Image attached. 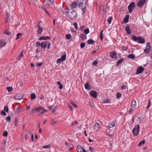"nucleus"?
Masks as SVG:
<instances>
[{"label": "nucleus", "instance_id": "4468645a", "mask_svg": "<svg viewBox=\"0 0 152 152\" xmlns=\"http://www.w3.org/2000/svg\"><path fill=\"white\" fill-rule=\"evenodd\" d=\"M125 29L128 34H131L130 27L129 26H127L125 28Z\"/></svg>", "mask_w": 152, "mask_h": 152}, {"label": "nucleus", "instance_id": "1a4fd4ad", "mask_svg": "<svg viewBox=\"0 0 152 152\" xmlns=\"http://www.w3.org/2000/svg\"><path fill=\"white\" fill-rule=\"evenodd\" d=\"M90 94L94 98H96L97 96V93L94 91H91L90 92Z\"/></svg>", "mask_w": 152, "mask_h": 152}, {"label": "nucleus", "instance_id": "393cba45", "mask_svg": "<svg viewBox=\"0 0 152 152\" xmlns=\"http://www.w3.org/2000/svg\"><path fill=\"white\" fill-rule=\"evenodd\" d=\"M132 39L133 40L134 42H137L138 41V38L134 35H132Z\"/></svg>", "mask_w": 152, "mask_h": 152}, {"label": "nucleus", "instance_id": "338daca9", "mask_svg": "<svg viewBox=\"0 0 152 152\" xmlns=\"http://www.w3.org/2000/svg\"><path fill=\"white\" fill-rule=\"evenodd\" d=\"M42 64V63H38L37 64V66L40 67Z\"/></svg>", "mask_w": 152, "mask_h": 152}, {"label": "nucleus", "instance_id": "680f3d73", "mask_svg": "<svg viewBox=\"0 0 152 152\" xmlns=\"http://www.w3.org/2000/svg\"><path fill=\"white\" fill-rule=\"evenodd\" d=\"M63 61L61 60V58H58L57 60V63H60L61 61Z\"/></svg>", "mask_w": 152, "mask_h": 152}, {"label": "nucleus", "instance_id": "a18cd8bd", "mask_svg": "<svg viewBox=\"0 0 152 152\" xmlns=\"http://www.w3.org/2000/svg\"><path fill=\"white\" fill-rule=\"evenodd\" d=\"M4 33L7 35H10L11 34V33L8 30H6L4 32Z\"/></svg>", "mask_w": 152, "mask_h": 152}, {"label": "nucleus", "instance_id": "0eeeda50", "mask_svg": "<svg viewBox=\"0 0 152 152\" xmlns=\"http://www.w3.org/2000/svg\"><path fill=\"white\" fill-rule=\"evenodd\" d=\"M145 1L146 0H140L137 4V6L139 7H142L145 3Z\"/></svg>", "mask_w": 152, "mask_h": 152}, {"label": "nucleus", "instance_id": "cd10ccee", "mask_svg": "<svg viewBox=\"0 0 152 152\" xmlns=\"http://www.w3.org/2000/svg\"><path fill=\"white\" fill-rule=\"evenodd\" d=\"M128 58H131L132 59H134L135 58V55L133 54H130L127 56Z\"/></svg>", "mask_w": 152, "mask_h": 152}, {"label": "nucleus", "instance_id": "603ef678", "mask_svg": "<svg viewBox=\"0 0 152 152\" xmlns=\"http://www.w3.org/2000/svg\"><path fill=\"white\" fill-rule=\"evenodd\" d=\"M85 45V43L84 42L81 43L80 44V47L82 48H83Z\"/></svg>", "mask_w": 152, "mask_h": 152}, {"label": "nucleus", "instance_id": "b1692460", "mask_svg": "<svg viewBox=\"0 0 152 152\" xmlns=\"http://www.w3.org/2000/svg\"><path fill=\"white\" fill-rule=\"evenodd\" d=\"M76 4H77V2H74L72 3L71 6V8H75L76 7Z\"/></svg>", "mask_w": 152, "mask_h": 152}, {"label": "nucleus", "instance_id": "c03bdc74", "mask_svg": "<svg viewBox=\"0 0 152 152\" xmlns=\"http://www.w3.org/2000/svg\"><path fill=\"white\" fill-rule=\"evenodd\" d=\"M22 35V34L20 33H18L17 35L16 38L15 39L16 40L18 39H19V38L20 36H21Z\"/></svg>", "mask_w": 152, "mask_h": 152}, {"label": "nucleus", "instance_id": "ea45409f", "mask_svg": "<svg viewBox=\"0 0 152 152\" xmlns=\"http://www.w3.org/2000/svg\"><path fill=\"white\" fill-rule=\"evenodd\" d=\"M121 95L120 93H117L116 94V97L117 99H118L121 96Z\"/></svg>", "mask_w": 152, "mask_h": 152}, {"label": "nucleus", "instance_id": "6ab92c4d", "mask_svg": "<svg viewBox=\"0 0 152 152\" xmlns=\"http://www.w3.org/2000/svg\"><path fill=\"white\" fill-rule=\"evenodd\" d=\"M6 44V43L3 40H0V47L4 46Z\"/></svg>", "mask_w": 152, "mask_h": 152}, {"label": "nucleus", "instance_id": "7ed1b4c3", "mask_svg": "<svg viewBox=\"0 0 152 152\" xmlns=\"http://www.w3.org/2000/svg\"><path fill=\"white\" fill-rule=\"evenodd\" d=\"M139 125L138 124L135 125L132 131V132L134 136H137L138 135L139 132Z\"/></svg>", "mask_w": 152, "mask_h": 152}, {"label": "nucleus", "instance_id": "6e6552de", "mask_svg": "<svg viewBox=\"0 0 152 152\" xmlns=\"http://www.w3.org/2000/svg\"><path fill=\"white\" fill-rule=\"evenodd\" d=\"M77 150L78 152H86V151L81 145L77 146Z\"/></svg>", "mask_w": 152, "mask_h": 152}, {"label": "nucleus", "instance_id": "f257e3e1", "mask_svg": "<svg viewBox=\"0 0 152 152\" xmlns=\"http://www.w3.org/2000/svg\"><path fill=\"white\" fill-rule=\"evenodd\" d=\"M87 2V0H77V5L82 10L83 14L86 11L85 8L86 6Z\"/></svg>", "mask_w": 152, "mask_h": 152}, {"label": "nucleus", "instance_id": "79ce46f5", "mask_svg": "<svg viewBox=\"0 0 152 152\" xmlns=\"http://www.w3.org/2000/svg\"><path fill=\"white\" fill-rule=\"evenodd\" d=\"M84 32L85 34H87L89 32V29L88 28L84 30Z\"/></svg>", "mask_w": 152, "mask_h": 152}, {"label": "nucleus", "instance_id": "37998d69", "mask_svg": "<svg viewBox=\"0 0 152 152\" xmlns=\"http://www.w3.org/2000/svg\"><path fill=\"white\" fill-rule=\"evenodd\" d=\"M8 135V132L7 131H4L3 133V136L4 137H6Z\"/></svg>", "mask_w": 152, "mask_h": 152}, {"label": "nucleus", "instance_id": "2eb2a0df", "mask_svg": "<svg viewBox=\"0 0 152 152\" xmlns=\"http://www.w3.org/2000/svg\"><path fill=\"white\" fill-rule=\"evenodd\" d=\"M54 0H45V3L47 4L50 5L54 2Z\"/></svg>", "mask_w": 152, "mask_h": 152}, {"label": "nucleus", "instance_id": "4d7b16f0", "mask_svg": "<svg viewBox=\"0 0 152 152\" xmlns=\"http://www.w3.org/2000/svg\"><path fill=\"white\" fill-rule=\"evenodd\" d=\"M40 45H41L40 42H37L36 43L35 46L36 47H37V46L39 47Z\"/></svg>", "mask_w": 152, "mask_h": 152}, {"label": "nucleus", "instance_id": "c9c22d12", "mask_svg": "<svg viewBox=\"0 0 152 152\" xmlns=\"http://www.w3.org/2000/svg\"><path fill=\"white\" fill-rule=\"evenodd\" d=\"M23 56V54L22 52H21V53L19 54V55L18 57V58L19 60H21V58L20 57Z\"/></svg>", "mask_w": 152, "mask_h": 152}, {"label": "nucleus", "instance_id": "f3484780", "mask_svg": "<svg viewBox=\"0 0 152 152\" xmlns=\"http://www.w3.org/2000/svg\"><path fill=\"white\" fill-rule=\"evenodd\" d=\"M99 124L98 123H96L94 126V129L95 131H97L99 129Z\"/></svg>", "mask_w": 152, "mask_h": 152}, {"label": "nucleus", "instance_id": "6e6d98bb", "mask_svg": "<svg viewBox=\"0 0 152 152\" xmlns=\"http://www.w3.org/2000/svg\"><path fill=\"white\" fill-rule=\"evenodd\" d=\"M4 109L6 112H8V108L7 106H5L4 108Z\"/></svg>", "mask_w": 152, "mask_h": 152}, {"label": "nucleus", "instance_id": "a878e982", "mask_svg": "<svg viewBox=\"0 0 152 152\" xmlns=\"http://www.w3.org/2000/svg\"><path fill=\"white\" fill-rule=\"evenodd\" d=\"M16 114L19 113L20 112V109L19 107H17V108L14 110Z\"/></svg>", "mask_w": 152, "mask_h": 152}, {"label": "nucleus", "instance_id": "864d4df0", "mask_svg": "<svg viewBox=\"0 0 152 152\" xmlns=\"http://www.w3.org/2000/svg\"><path fill=\"white\" fill-rule=\"evenodd\" d=\"M81 38H82L86 39V35L85 34H82L81 35Z\"/></svg>", "mask_w": 152, "mask_h": 152}, {"label": "nucleus", "instance_id": "3c124183", "mask_svg": "<svg viewBox=\"0 0 152 152\" xmlns=\"http://www.w3.org/2000/svg\"><path fill=\"white\" fill-rule=\"evenodd\" d=\"M50 145H48L46 146H44L42 147L43 148H44L45 149H47L48 148H50Z\"/></svg>", "mask_w": 152, "mask_h": 152}, {"label": "nucleus", "instance_id": "f03ea898", "mask_svg": "<svg viewBox=\"0 0 152 152\" xmlns=\"http://www.w3.org/2000/svg\"><path fill=\"white\" fill-rule=\"evenodd\" d=\"M67 15L70 19L75 20L77 17V15L76 11L73 9H69L67 12Z\"/></svg>", "mask_w": 152, "mask_h": 152}, {"label": "nucleus", "instance_id": "e2e57ef3", "mask_svg": "<svg viewBox=\"0 0 152 152\" xmlns=\"http://www.w3.org/2000/svg\"><path fill=\"white\" fill-rule=\"evenodd\" d=\"M97 61H94L93 63L92 64L94 65H96L97 64Z\"/></svg>", "mask_w": 152, "mask_h": 152}, {"label": "nucleus", "instance_id": "c85d7f7f", "mask_svg": "<svg viewBox=\"0 0 152 152\" xmlns=\"http://www.w3.org/2000/svg\"><path fill=\"white\" fill-rule=\"evenodd\" d=\"M87 42L88 44L93 45L94 43V41L91 39H89L88 40Z\"/></svg>", "mask_w": 152, "mask_h": 152}, {"label": "nucleus", "instance_id": "72a5a7b5", "mask_svg": "<svg viewBox=\"0 0 152 152\" xmlns=\"http://www.w3.org/2000/svg\"><path fill=\"white\" fill-rule=\"evenodd\" d=\"M42 31V27L38 28L37 32L39 34H40Z\"/></svg>", "mask_w": 152, "mask_h": 152}, {"label": "nucleus", "instance_id": "774afa93", "mask_svg": "<svg viewBox=\"0 0 152 152\" xmlns=\"http://www.w3.org/2000/svg\"><path fill=\"white\" fill-rule=\"evenodd\" d=\"M59 88L60 89H62L63 88V85L61 84L59 85Z\"/></svg>", "mask_w": 152, "mask_h": 152}, {"label": "nucleus", "instance_id": "49530a36", "mask_svg": "<svg viewBox=\"0 0 152 152\" xmlns=\"http://www.w3.org/2000/svg\"><path fill=\"white\" fill-rule=\"evenodd\" d=\"M70 103L73 106H74L75 107L77 108V106L75 104L74 102L72 101L70 102Z\"/></svg>", "mask_w": 152, "mask_h": 152}, {"label": "nucleus", "instance_id": "a211bd4d", "mask_svg": "<svg viewBox=\"0 0 152 152\" xmlns=\"http://www.w3.org/2000/svg\"><path fill=\"white\" fill-rule=\"evenodd\" d=\"M129 18V15H127L123 19V21L124 23H126L128 22Z\"/></svg>", "mask_w": 152, "mask_h": 152}, {"label": "nucleus", "instance_id": "f704fd0d", "mask_svg": "<svg viewBox=\"0 0 152 152\" xmlns=\"http://www.w3.org/2000/svg\"><path fill=\"white\" fill-rule=\"evenodd\" d=\"M36 97V96L34 93H33L31 94V98L32 99H34Z\"/></svg>", "mask_w": 152, "mask_h": 152}, {"label": "nucleus", "instance_id": "aec40b11", "mask_svg": "<svg viewBox=\"0 0 152 152\" xmlns=\"http://www.w3.org/2000/svg\"><path fill=\"white\" fill-rule=\"evenodd\" d=\"M136 105V103L135 100H133L131 102V106L133 108H135Z\"/></svg>", "mask_w": 152, "mask_h": 152}, {"label": "nucleus", "instance_id": "8fccbe9b", "mask_svg": "<svg viewBox=\"0 0 152 152\" xmlns=\"http://www.w3.org/2000/svg\"><path fill=\"white\" fill-rule=\"evenodd\" d=\"M6 140H4L3 142V143L2 145V147L3 148H4L5 147L6 144Z\"/></svg>", "mask_w": 152, "mask_h": 152}, {"label": "nucleus", "instance_id": "e433bc0d", "mask_svg": "<svg viewBox=\"0 0 152 152\" xmlns=\"http://www.w3.org/2000/svg\"><path fill=\"white\" fill-rule=\"evenodd\" d=\"M112 19V18L111 17H110L108 18L107 21L108 23L110 24L111 23Z\"/></svg>", "mask_w": 152, "mask_h": 152}, {"label": "nucleus", "instance_id": "0e129e2a", "mask_svg": "<svg viewBox=\"0 0 152 152\" xmlns=\"http://www.w3.org/2000/svg\"><path fill=\"white\" fill-rule=\"evenodd\" d=\"M126 86L125 85H122L121 87V88L122 89H123V90H124V89H125L126 88Z\"/></svg>", "mask_w": 152, "mask_h": 152}, {"label": "nucleus", "instance_id": "ddd939ff", "mask_svg": "<svg viewBox=\"0 0 152 152\" xmlns=\"http://www.w3.org/2000/svg\"><path fill=\"white\" fill-rule=\"evenodd\" d=\"M85 88L86 89L90 90L91 89L90 85L88 82L86 83L84 85Z\"/></svg>", "mask_w": 152, "mask_h": 152}, {"label": "nucleus", "instance_id": "58836bf2", "mask_svg": "<svg viewBox=\"0 0 152 152\" xmlns=\"http://www.w3.org/2000/svg\"><path fill=\"white\" fill-rule=\"evenodd\" d=\"M71 37V35L70 34H68L66 35V37L68 39H70Z\"/></svg>", "mask_w": 152, "mask_h": 152}, {"label": "nucleus", "instance_id": "39448f33", "mask_svg": "<svg viewBox=\"0 0 152 152\" xmlns=\"http://www.w3.org/2000/svg\"><path fill=\"white\" fill-rule=\"evenodd\" d=\"M151 50V46L149 42H147L146 44L145 49L144 50V52L145 53H148Z\"/></svg>", "mask_w": 152, "mask_h": 152}, {"label": "nucleus", "instance_id": "4c0bfd02", "mask_svg": "<svg viewBox=\"0 0 152 152\" xmlns=\"http://www.w3.org/2000/svg\"><path fill=\"white\" fill-rule=\"evenodd\" d=\"M8 92H10L12 90V86H10L7 88Z\"/></svg>", "mask_w": 152, "mask_h": 152}, {"label": "nucleus", "instance_id": "f8f14e48", "mask_svg": "<svg viewBox=\"0 0 152 152\" xmlns=\"http://www.w3.org/2000/svg\"><path fill=\"white\" fill-rule=\"evenodd\" d=\"M137 42L143 44L145 42V39L142 37H139Z\"/></svg>", "mask_w": 152, "mask_h": 152}, {"label": "nucleus", "instance_id": "13d9d810", "mask_svg": "<svg viewBox=\"0 0 152 152\" xmlns=\"http://www.w3.org/2000/svg\"><path fill=\"white\" fill-rule=\"evenodd\" d=\"M1 114L2 115H6V113L3 110H2L1 111Z\"/></svg>", "mask_w": 152, "mask_h": 152}, {"label": "nucleus", "instance_id": "9d476101", "mask_svg": "<svg viewBox=\"0 0 152 152\" xmlns=\"http://www.w3.org/2000/svg\"><path fill=\"white\" fill-rule=\"evenodd\" d=\"M144 70V69L142 67H140L137 68L136 72V74L137 75L141 73Z\"/></svg>", "mask_w": 152, "mask_h": 152}, {"label": "nucleus", "instance_id": "5701e85b", "mask_svg": "<svg viewBox=\"0 0 152 152\" xmlns=\"http://www.w3.org/2000/svg\"><path fill=\"white\" fill-rule=\"evenodd\" d=\"M124 61V58H122L120 59L118 61H117L116 64V66H118L120 64H121L122 62Z\"/></svg>", "mask_w": 152, "mask_h": 152}, {"label": "nucleus", "instance_id": "423d86ee", "mask_svg": "<svg viewBox=\"0 0 152 152\" xmlns=\"http://www.w3.org/2000/svg\"><path fill=\"white\" fill-rule=\"evenodd\" d=\"M109 56L113 59H116L117 58V54L115 51H113L111 52Z\"/></svg>", "mask_w": 152, "mask_h": 152}, {"label": "nucleus", "instance_id": "c756f323", "mask_svg": "<svg viewBox=\"0 0 152 152\" xmlns=\"http://www.w3.org/2000/svg\"><path fill=\"white\" fill-rule=\"evenodd\" d=\"M106 135L108 137H109L111 139H112V137H113L114 136V134H110L109 133H107V131H106Z\"/></svg>", "mask_w": 152, "mask_h": 152}, {"label": "nucleus", "instance_id": "de8ad7c7", "mask_svg": "<svg viewBox=\"0 0 152 152\" xmlns=\"http://www.w3.org/2000/svg\"><path fill=\"white\" fill-rule=\"evenodd\" d=\"M74 26L75 28L76 29H77V24L76 22H75L74 23Z\"/></svg>", "mask_w": 152, "mask_h": 152}, {"label": "nucleus", "instance_id": "412c9836", "mask_svg": "<svg viewBox=\"0 0 152 152\" xmlns=\"http://www.w3.org/2000/svg\"><path fill=\"white\" fill-rule=\"evenodd\" d=\"M115 124L114 122H112V123H111L110 124H109L108 125V129H110L111 127L115 126Z\"/></svg>", "mask_w": 152, "mask_h": 152}, {"label": "nucleus", "instance_id": "20e7f679", "mask_svg": "<svg viewBox=\"0 0 152 152\" xmlns=\"http://www.w3.org/2000/svg\"><path fill=\"white\" fill-rule=\"evenodd\" d=\"M136 5L135 3L133 2L131 3L128 6L129 12L131 13L135 8Z\"/></svg>", "mask_w": 152, "mask_h": 152}, {"label": "nucleus", "instance_id": "09e8293b", "mask_svg": "<svg viewBox=\"0 0 152 152\" xmlns=\"http://www.w3.org/2000/svg\"><path fill=\"white\" fill-rule=\"evenodd\" d=\"M11 117L10 116H8L6 118V120L7 121H10Z\"/></svg>", "mask_w": 152, "mask_h": 152}, {"label": "nucleus", "instance_id": "7c9ffc66", "mask_svg": "<svg viewBox=\"0 0 152 152\" xmlns=\"http://www.w3.org/2000/svg\"><path fill=\"white\" fill-rule=\"evenodd\" d=\"M103 30H102L101 31L100 34V38L101 40H102L103 39Z\"/></svg>", "mask_w": 152, "mask_h": 152}, {"label": "nucleus", "instance_id": "bf43d9fd", "mask_svg": "<svg viewBox=\"0 0 152 152\" xmlns=\"http://www.w3.org/2000/svg\"><path fill=\"white\" fill-rule=\"evenodd\" d=\"M77 121H75L74 122H73L72 123V124L71 125V126H73L75 124H77Z\"/></svg>", "mask_w": 152, "mask_h": 152}, {"label": "nucleus", "instance_id": "a19ab883", "mask_svg": "<svg viewBox=\"0 0 152 152\" xmlns=\"http://www.w3.org/2000/svg\"><path fill=\"white\" fill-rule=\"evenodd\" d=\"M66 55L64 54V55L61 57V60L64 61L66 59Z\"/></svg>", "mask_w": 152, "mask_h": 152}, {"label": "nucleus", "instance_id": "bb28decb", "mask_svg": "<svg viewBox=\"0 0 152 152\" xmlns=\"http://www.w3.org/2000/svg\"><path fill=\"white\" fill-rule=\"evenodd\" d=\"M43 110V107H38L37 108L35 109V111L37 112H39L40 110Z\"/></svg>", "mask_w": 152, "mask_h": 152}, {"label": "nucleus", "instance_id": "5fc2aeb1", "mask_svg": "<svg viewBox=\"0 0 152 152\" xmlns=\"http://www.w3.org/2000/svg\"><path fill=\"white\" fill-rule=\"evenodd\" d=\"M18 124V119L17 118H15V126H17V124Z\"/></svg>", "mask_w": 152, "mask_h": 152}, {"label": "nucleus", "instance_id": "4be33fe9", "mask_svg": "<svg viewBox=\"0 0 152 152\" xmlns=\"http://www.w3.org/2000/svg\"><path fill=\"white\" fill-rule=\"evenodd\" d=\"M47 43L46 42H42L41 44V47L44 49H45L46 47Z\"/></svg>", "mask_w": 152, "mask_h": 152}, {"label": "nucleus", "instance_id": "052dcab7", "mask_svg": "<svg viewBox=\"0 0 152 152\" xmlns=\"http://www.w3.org/2000/svg\"><path fill=\"white\" fill-rule=\"evenodd\" d=\"M89 150L91 152H93L94 150V149L92 147H90L89 148Z\"/></svg>", "mask_w": 152, "mask_h": 152}, {"label": "nucleus", "instance_id": "dca6fc26", "mask_svg": "<svg viewBox=\"0 0 152 152\" xmlns=\"http://www.w3.org/2000/svg\"><path fill=\"white\" fill-rule=\"evenodd\" d=\"M50 37L49 36L42 37L39 39V40H45L47 39H50Z\"/></svg>", "mask_w": 152, "mask_h": 152}, {"label": "nucleus", "instance_id": "2f4dec72", "mask_svg": "<svg viewBox=\"0 0 152 152\" xmlns=\"http://www.w3.org/2000/svg\"><path fill=\"white\" fill-rule=\"evenodd\" d=\"M145 143V141L144 140L142 141H141L139 142V144L138 145V146H139L141 145H143Z\"/></svg>", "mask_w": 152, "mask_h": 152}, {"label": "nucleus", "instance_id": "69168bd1", "mask_svg": "<svg viewBox=\"0 0 152 152\" xmlns=\"http://www.w3.org/2000/svg\"><path fill=\"white\" fill-rule=\"evenodd\" d=\"M34 110H31V111L30 113V114L31 115H33L34 114Z\"/></svg>", "mask_w": 152, "mask_h": 152}, {"label": "nucleus", "instance_id": "473e14b6", "mask_svg": "<svg viewBox=\"0 0 152 152\" xmlns=\"http://www.w3.org/2000/svg\"><path fill=\"white\" fill-rule=\"evenodd\" d=\"M111 101L109 99H106L103 100V103H110Z\"/></svg>", "mask_w": 152, "mask_h": 152}, {"label": "nucleus", "instance_id": "9b49d317", "mask_svg": "<svg viewBox=\"0 0 152 152\" xmlns=\"http://www.w3.org/2000/svg\"><path fill=\"white\" fill-rule=\"evenodd\" d=\"M23 96L22 95L20 94H17L15 96V98L18 100H20L23 99Z\"/></svg>", "mask_w": 152, "mask_h": 152}]
</instances>
